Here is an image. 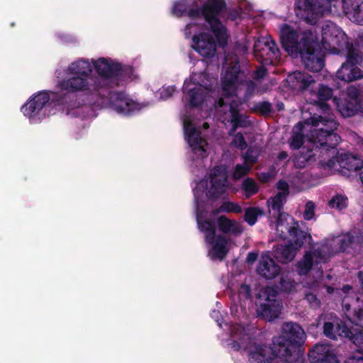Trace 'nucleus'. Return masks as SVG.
Returning <instances> with one entry per match:
<instances>
[{"label":"nucleus","instance_id":"obj_1","mask_svg":"<svg viewBox=\"0 0 363 363\" xmlns=\"http://www.w3.org/2000/svg\"><path fill=\"white\" fill-rule=\"evenodd\" d=\"M337 124L333 116L323 118V116H313L303 123H298L292 130L290 147L298 149L302 145L300 156L295 164L301 168L306 162L318 158L321 167L331 174L347 171H357L363 167V160L349 153H336L335 147L339 144L340 137L334 133Z\"/></svg>","mask_w":363,"mask_h":363},{"label":"nucleus","instance_id":"obj_2","mask_svg":"<svg viewBox=\"0 0 363 363\" xmlns=\"http://www.w3.org/2000/svg\"><path fill=\"white\" fill-rule=\"evenodd\" d=\"M224 72L222 77L223 96L216 102L213 96V92L206 87V84H201L194 89L191 94L190 104L193 106L214 107L220 113L223 112V122H230L233 130L238 126H246L248 121L245 115L240 113L241 91L244 90L245 101L255 91V85L251 81H242L243 73L240 72L236 57L227 56L223 65Z\"/></svg>","mask_w":363,"mask_h":363},{"label":"nucleus","instance_id":"obj_3","mask_svg":"<svg viewBox=\"0 0 363 363\" xmlns=\"http://www.w3.org/2000/svg\"><path fill=\"white\" fill-rule=\"evenodd\" d=\"M280 40L283 48L293 57L301 55L306 67L312 72H319L323 67L321 48L333 54L344 52L352 47L347 41L345 33L335 23L326 21L321 27L320 38L307 30L300 36L296 30L288 25L281 28Z\"/></svg>","mask_w":363,"mask_h":363},{"label":"nucleus","instance_id":"obj_4","mask_svg":"<svg viewBox=\"0 0 363 363\" xmlns=\"http://www.w3.org/2000/svg\"><path fill=\"white\" fill-rule=\"evenodd\" d=\"M61 89L52 94V103L67 115L79 117L80 110L86 106L97 108H108L115 111H124L121 104L129 106L124 95L121 93H110L109 97L99 94L98 88L92 79L72 75L59 83Z\"/></svg>","mask_w":363,"mask_h":363},{"label":"nucleus","instance_id":"obj_5","mask_svg":"<svg viewBox=\"0 0 363 363\" xmlns=\"http://www.w3.org/2000/svg\"><path fill=\"white\" fill-rule=\"evenodd\" d=\"M350 245L363 250V231L356 238L346 233L328 238L322 243L315 245L305 252L298 262L297 267L301 272L319 271L322 269V264L325 263L332 255L345 250Z\"/></svg>","mask_w":363,"mask_h":363},{"label":"nucleus","instance_id":"obj_6","mask_svg":"<svg viewBox=\"0 0 363 363\" xmlns=\"http://www.w3.org/2000/svg\"><path fill=\"white\" fill-rule=\"evenodd\" d=\"M277 188L279 191L278 193L267 201L269 213H272L274 216H279L275 224L277 235L283 240L289 238L292 241L301 238L311 244L312 237L308 230L302 229L301 225L289 214L281 212L282 206L289 195L288 184L284 181H279L277 184Z\"/></svg>","mask_w":363,"mask_h":363},{"label":"nucleus","instance_id":"obj_7","mask_svg":"<svg viewBox=\"0 0 363 363\" xmlns=\"http://www.w3.org/2000/svg\"><path fill=\"white\" fill-rule=\"evenodd\" d=\"M92 63L99 75L97 77L92 79L95 83V86L98 88L99 94H101L104 97H109L110 93L123 94L126 102L130 106L121 104L122 108L125 110L124 111H116L118 113L128 116L132 114L134 111L138 110V104L130 99L125 92L111 90L114 72L118 70V65H116V62H113L110 59L101 57L96 60H92Z\"/></svg>","mask_w":363,"mask_h":363},{"label":"nucleus","instance_id":"obj_8","mask_svg":"<svg viewBox=\"0 0 363 363\" xmlns=\"http://www.w3.org/2000/svg\"><path fill=\"white\" fill-rule=\"evenodd\" d=\"M281 335L273 339V345L278 348L281 358L286 361H295L298 354L294 345L303 343L306 333L297 323L293 322L284 323L281 328Z\"/></svg>","mask_w":363,"mask_h":363},{"label":"nucleus","instance_id":"obj_9","mask_svg":"<svg viewBox=\"0 0 363 363\" xmlns=\"http://www.w3.org/2000/svg\"><path fill=\"white\" fill-rule=\"evenodd\" d=\"M225 12L224 0H206L202 8L196 12L192 11L191 15L202 16L210 26L218 43L224 46L227 43L228 34L220 20L223 18Z\"/></svg>","mask_w":363,"mask_h":363},{"label":"nucleus","instance_id":"obj_10","mask_svg":"<svg viewBox=\"0 0 363 363\" xmlns=\"http://www.w3.org/2000/svg\"><path fill=\"white\" fill-rule=\"evenodd\" d=\"M199 229L205 233L208 246V255L212 259H223L228 252V241L220 235H216V228L213 220L206 219L201 213L197 214Z\"/></svg>","mask_w":363,"mask_h":363},{"label":"nucleus","instance_id":"obj_11","mask_svg":"<svg viewBox=\"0 0 363 363\" xmlns=\"http://www.w3.org/2000/svg\"><path fill=\"white\" fill-rule=\"evenodd\" d=\"M341 96L342 99L334 97L333 101L343 117H351L359 113H363V88L359 89L356 86H350Z\"/></svg>","mask_w":363,"mask_h":363},{"label":"nucleus","instance_id":"obj_12","mask_svg":"<svg viewBox=\"0 0 363 363\" xmlns=\"http://www.w3.org/2000/svg\"><path fill=\"white\" fill-rule=\"evenodd\" d=\"M347 60L337 71V77L350 82L363 78V57L353 47L345 50Z\"/></svg>","mask_w":363,"mask_h":363},{"label":"nucleus","instance_id":"obj_13","mask_svg":"<svg viewBox=\"0 0 363 363\" xmlns=\"http://www.w3.org/2000/svg\"><path fill=\"white\" fill-rule=\"evenodd\" d=\"M255 57L263 65L275 64L279 60V51L270 36L259 38L254 45Z\"/></svg>","mask_w":363,"mask_h":363},{"label":"nucleus","instance_id":"obj_14","mask_svg":"<svg viewBox=\"0 0 363 363\" xmlns=\"http://www.w3.org/2000/svg\"><path fill=\"white\" fill-rule=\"evenodd\" d=\"M278 350L273 344L271 347L265 344L255 343L249 347L250 359L252 363H270L274 357L277 358V360H280L281 358Z\"/></svg>","mask_w":363,"mask_h":363},{"label":"nucleus","instance_id":"obj_15","mask_svg":"<svg viewBox=\"0 0 363 363\" xmlns=\"http://www.w3.org/2000/svg\"><path fill=\"white\" fill-rule=\"evenodd\" d=\"M52 101V96L46 91H40L30 97L21 107V111L29 118L39 117L45 106Z\"/></svg>","mask_w":363,"mask_h":363},{"label":"nucleus","instance_id":"obj_16","mask_svg":"<svg viewBox=\"0 0 363 363\" xmlns=\"http://www.w3.org/2000/svg\"><path fill=\"white\" fill-rule=\"evenodd\" d=\"M211 187L208 193L212 196H218L224 193L228 188L227 170L225 166H218L213 169L210 176Z\"/></svg>","mask_w":363,"mask_h":363},{"label":"nucleus","instance_id":"obj_17","mask_svg":"<svg viewBox=\"0 0 363 363\" xmlns=\"http://www.w3.org/2000/svg\"><path fill=\"white\" fill-rule=\"evenodd\" d=\"M308 359L312 363H336L339 362L331 347L325 344L315 345L309 351Z\"/></svg>","mask_w":363,"mask_h":363},{"label":"nucleus","instance_id":"obj_18","mask_svg":"<svg viewBox=\"0 0 363 363\" xmlns=\"http://www.w3.org/2000/svg\"><path fill=\"white\" fill-rule=\"evenodd\" d=\"M323 334L330 339L336 340L338 336H348L350 328L342 320L335 316L324 323Z\"/></svg>","mask_w":363,"mask_h":363},{"label":"nucleus","instance_id":"obj_19","mask_svg":"<svg viewBox=\"0 0 363 363\" xmlns=\"http://www.w3.org/2000/svg\"><path fill=\"white\" fill-rule=\"evenodd\" d=\"M305 243H308V242L301 240V238H297L296 240L294 241L290 240L289 245L277 247L274 250V256L280 262L287 263L291 262Z\"/></svg>","mask_w":363,"mask_h":363},{"label":"nucleus","instance_id":"obj_20","mask_svg":"<svg viewBox=\"0 0 363 363\" xmlns=\"http://www.w3.org/2000/svg\"><path fill=\"white\" fill-rule=\"evenodd\" d=\"M183 126L187 136V140L189 145L198 155L203 156L206 151L208 145L205 140L201 137V133L199 132L192 124H186L183 121Z\"/></svg>","mask_w":363,"mask_h":363},{"label":"nucleus","instance_id":"obj_21","mask_svg":"<svg viewBox=\"0 0 363 363\" xmlns=\"http://www.w3.org/2000/svg\"><path fill=\"white\" fill-rule=\"evenodd\" d=\"M194 48L202 56L209 57L216 52V43L213 38L206 33H202L194 38Z\"/></svg>","mask_w":363,"mask_h":363},{"label":"nucleus","instance_id":"obj_22","mask_svg":"<svg viewBox=\"0 0 363 363\" xmlns=\"http://www.w3.org/2000/svg\"><path fill=\"white\" fill-rule=\"evenodd\" d=\"M286 82L291 89L303 91L313 86L314 80L312 77L307 73L295 72L288 75Z\"/></svg>","mask_w":363,"mask_h":363},{"label":"nucleus","instance_id":"obj_23","mask_svg":"<svg viewBox=\"0 0 363 363\" xmlns=\"http://www.w3.org/2000/svg\"><path fill=\"white\" fill-rule=\"evenodd\" d=\"M116 65H118V70L114 72L112 88L131 82L135 77L133 67L124 65L119 62H116Z\"/></svg>","mask_w":363,"mask_h":363},{"label":"nucleus","instance_id":"obj_24","mask_svg":"<svg viewBox=\"0 0 363 363\" xmlns=\"http://www.w3.org/2000/svg\"><path fill=\"white\" fill-rule=\"evenodd\" d=\"M281 305L280 302L262 303L261 302L257 309L258 315L264 319L272 321L277 318L281 312Z\"/></svg>","mask_w":363,"mask_h":363},{"label":"nucleus","instance_id":"obj_25","mask_svg":"<svg viewBox=\"0 0 363 363\" xmlns=\"http://www.w3.org/2000/svg\"><path fill=\"white\" fill-rule=\"evenodd\" d=\"M218 225L220 230L225 233H230L234 235H239L243 231V228L240 223L228 219L225 216H220L218 218Z\"/></svg>","mask_w":363,"mask_h":363},{"label":"nucleus","instance_id":"obj_26","mask_svg":"<svg viewBox=\"0 0 363 363\" xmlns=\"http://www.w3.org/2000/svg\"><path fill=\"white\" fill-rule=\"evenodd\" d=\"M67 70L71 75H78L89 78L92 72V67L88 60H79L71 63Z\"/></svg>","mask_w":363,"mask_h":363},{"label":"nucleus","instance_id":"obj_27","mask_svg":"<svg viewBox=\"0 0 363 363\" xmlns=\"http://www.w3.org/2000/svg\"><path fill=\"white\" fill-rule=\"evenodd\" d=\"M315 95L317 100L314 99L313 102L317 104L323 113H328L329 107L323 101L331 98L333 95L332 89L327 86L320 85Z\"/></svg>","mask_w":363,"mask_h":363},{"label":"nucleus","instance_id":"obj_28","mask_svg":"<svg viewBox=\"0 0 363 363\" xmlns=\"http://www.w3.org/2000/svg\"><path fill=\"white\" fill-rule=\"evenodd\" d=\"M279 267L268 254H263L259 259L257 272H279Z\"/></svg>","mask_w":363,"mask_h":363},{"label":"nucleus","instance_id":"obj_29","mask_svg":"<svg viewBox=\"0 0 363 363\" xmlns=\"http://www.w3.org/2000/svg\"><path fill=\"white\" fill-rule=\"evenodd\" d=\"M347 316L351 323L359 326V328L352 330L350 329V334L348 336H345V337L350 339L355 345L360 347L363 345V327L357 325L354 321L352 320L354 313L352 316L347 314Z\"/></svg>","mask_w":363,"mask_h":363},{"label":"nucleus","instance_id":"obj_30","mask_svg":"<svg viewBox=\"0 0 363 363\" xmlns=\"http://www.w3.org/2000/svg\"><path fill=\"white\" fill-rule=\"evenodd\" d=\"M328 206L337 211L345 209L348 205L347 197L342 193H337L328 201Z\"/></svg>","mask_w":363,"mask_h":363},{"label":"nucleus","instance_id":"obj_31","mask_svg":"<svg viewBox=\"0 0 363 363\" xmlns=\"http://www.w3.org/2000/svg\"><path fill=\"white\" fill-rule=\"evenodd\" d=\"M233 337H238V340H234L232 343V347L235 350L241 347H245V340L248 339L247 335L244 333L243 328L240 325H235L232 329Z\"/></svg>","mask_w":363,"mask_h":363},{"label":"nucleus","instance_id":"obj_32","mask_svg":"<svg viewBox=\"0 0 363 363\" xmlns=\"http://www.w3.org/2000/svg\"><path fill=\"white\" fill-rule=\"evenodd\" d=\"M277 291L272 287L262 288L257 295V298L263 303L279 302L277 300Z\"/></svg>","mask_w":363,"mask_h":363},{"label":"nucleus","instance_id":"obj_33","mask_svg":"<svg viewBox=\"0 0 363 363\" xmlns=\"http://www.w3.org/2000/svg\"><path fill=\"white\" fill-rule=\"evenodd\" d=\"M363 4V0H342V7L344 13L350 19L355 11Z\"/></svg>","mask_w":363,"mask_h":363},{"label":"nucleus","instance_id":"obj_34","mask_svg":"<svg viewBox=\"0 0 363 363\" xmlns=\"http://www.w3.org/2000/svg\"><path fill=\"white\" fill-rule=\"evenodd\" d=\"M297 178L298 180V184L296 186L297 191H303L317 184V182L308 174H300Z\"/></svg>","mask_w":363,"mask_h":363},{"label":"nucleus","instance_id":"obj_35","mask_svg":"<svg viewBox=\"0 0 363 363\" xmlns=\"http://www.w3.org/2000/svg\"><path fill=\"white\" fill-rule=\"evenodd\" d=\"M279 283L277 287L284 292H291L295 289L296 283L289 278L287 275L281 276L278 278Z\"/></svg>","mask_w":363,"mask_h":363},{"label":"nucleus","instance_id":"obj_36","mask_svg":"<svg viewBox=\"0 0 363 363\" xmlns=\"http://www.w3.org/2000/svg\"><path fill=\"white\" fill-rule=\"evenodd\" d=\"M262 211L258 207H250L245 210V220L250 225L255 224L257 216L262 215Z\"/></svg>","mask_w":363,"mask_h":363},{"label":"nucleus","instance_id":"obj_37","mask_svg":"<svg viewBox=\"0 0 363 363\" xmlns=\"http://www.w3.org/2000/svg\"><path fill=\"white\" fill-rule=\"evenodd\" d=\"M246 197L249 198L258 191V186L257 183L252 179H245L242 186Z\"/></svg>","mask_w":363,"mask_h":363},{"label":"nucleus","instance_id":"obj_38","mask_svg":"<svg viewBox=\"0 0 363 363\" xmlns=\"http://www.w3.org/2000/svg\"><path fill=\"white\" fill-rule=\"evenodd\" d=\"M242 211V208L240 206L236 203L231 202H225L220 207L218 212H233V213H240Z\"/></svg>","mask_w":363,"mask_h":363},{"label":"nucleus","instance_id":"obj_39","mask_svg":"<svg viewBox=\"0 0 363 363\" xmlns=\"http://www.w3.org/2000/svg\"><path fill=\"white\" fill-rule=\"evenodd\" d=\"M259 155V151L257 149H249L244 157L245 162L252 165L257 162Z\"/></svg>","mask_w":363,"mask_h":363},{"label":"nucleus","instance_id":"obj_40","mask_svg":"<svg viewBox=\"0 0 363 363\" xmlns=\"http://www.w3.org/2000/svg\"><path fill=\"white\" fill-rule=\"evenodd\" d=\"M315 203L309 201L306 203L303 218L305 220H311L315 216Z\"/></svg>","mask_w":363,"mask_h":363},{"label":"nucleus","instance_id":"obj_41","mask_svg":"<svg viewBox=\"0 0 363 363\" xmlns=\"http://www.w3.org/2000/svg\"><path fill=\"white\" fill-rule=\"evenodd\" d=\"M250 170V166L246 164L245 162L243 164H238L235 167L234 173H233V177L235 179H239Z\"/></svg>","mask_w":363,"mask_h":363},{"label":"nucleus","instance_id":"obj_42","mask_svg":"<svg viewBox=\"0 0 363 363\" xmlns=\"http://www.w3.org/2000/svg\"><path fill=\"white\" fill-rule=\"evenodd\" d=\"M175 91L176 89L174 86H163L160 91V98L167 100L172 96Z\"/></svg>","mask_w":363,"mask_h":363},{"label":"nucleus","instance_id":"obj_43","mask_svg":"<svg viewBox=\"0 0 363 363\" xmlns=\"http://www.w3.org/2000/svg\"><path fill=\"white\" fill-rule=\"evenodd\" d=\"M305 298L313 308H318L320 305V301L318 299L316 295L313 293L306 294Z\"/></svg>","mask_w":363,"mask_h":363},{"label":"nucleus","instance_id":"obj_44","mask_svg":"<svg viewBox=\"0 0 363 363\" xmlns=\"http://www.w3.org/2000/svg\"><path fill=\"white\" fill-rule=\"evenodd\" d=\"M353 22L363 25V4L355 11V13L350 18Z\"/></svg>","mask_w":363,"mask_h":363},{"label":"nucleus","instance_id":"obj_45","mask_svg":"<svg viewBox=\"0 0 363 363\" xmlns=\"http://www.w3.org/2000/svg\"><path fill=\"white\" fill-rule=\"evenodd\" d=\"M345 363H363V350L359 351L357 354L349 357Z\"/></svg>","mask_w":363,"mask_h":363},{"label":"nucleus","instance_id":"obj_46","mask_svg":"<svg viewBox=\"0 0 363 363\" xmlns=\"http://www.w3.org/2000/svg\"><path fill=\"white\" fill-rule=\"evenodd\" d=\"M171 14L177 18L182 17V1L180 0L174 3L171 9Z\"/></svg>","mask_w":363,"mask_h":363},{"label":"nucleus","instance_id":"obj_47","mask_svg":"<svg viewBox=\"0 0 363 363\" xmlns=\"http://www.w3.org/2000/svg\"><path fill=\"white\" fill-rule=\"evenodd\" d=\"M233 143L235 146H236L237 147H238L241 150L245 148V147H246V143L244 140V138H243L242 135H240V134H237L235 135V138L233 140Z\"/></svg>","mask_w":363,"mask_h":363},{"label":"nucleus","instance_id":"obj_48","mask_svg":"<svg viewBox=\"0 0 363 363\" xmlns=\"http://www.w3.org/2000/svg\"><path fill=\"white\" fill-rule=\"evenodd\" d=\"M266 74V69L261 67L259 69H257V71L255 72V79H260L263 77Z\"/></svg>","mask_w":363,"mask_h":363},{"label":"nucleus","instance_id":"obj_49","mask_svg":"<svg viewBox=\"0 0 363 363\" xmlns=\"http://www.w3.org/2000/svg\"><path fill=\"white\" fill-rule=\"evenodd\" d=\"M257 258V255L255 252H250L248 254L247 257V262L249 264H252Z\"/></svg>","mask_w":363,"mask_h":363},{"label":"nucleus","instance_id":"obj_50","mask_svg":"<svg viewBox=\"0 0 363 363\" xmlns=\"http://www.w3.org/2000/svg\"><path fill=\"white\" fill-rule=\"evenodd\" d=\"M270 177H271V174H269V173H261L259 175V179L262 182H267L269 179Z\"/></svg>","mask_w":363,"mask_h":363},{"label":"nucleus","instance_id":"obj_51","mask_svg":"<svg viewBox=\"0 0 363 363\" xmlns=\"http://www.w3.org/2000/svg\"><path fill=\"white\" fill-rule=\"evenodd\" d=\"M287 157H288V155L286 152H281V153H279L278 158L280 160H286L287 158Z\"/></svg>","mask_w":363,"mask_h":363},{"label":"nucleus","instance_id":"obj_52","mask_svg":"<svg viewBox=\"0 0 363 363\" xmlns=\"http://www.w3.org/2000/svg\"><path fill=\"white\" fill-rule=\"evenodd\" d=\"M351 289H352V286H350V285H345V286H343V287L342 288V290L345 293H348Z\"/></svg>","mask_w":363,"mask_h":363},{"label":"nucleus","instance_id":"obj_53","mask_svg":"<svg viewBox=\"0 0 363 363\" xmlns=\"http://www.w3.org/2000/svg\"><path fill=\"white\" fill-rule=\"evenodd\" d=\"M294 361L288 362L286 361L284 359H281L280 360H277L276 363H292Z\"/></svg>","mask_w":363,"mask_h":363},{"label":"nucleus","instance_id":"obj_54","mask_svg":"<svg viewBox=\"0 0 363 363\" xmlns=\"http://www.w3.org/2000/svg\"><path fill=\"white\" fill-rule=\"evenodd\" d=\"M263 106H264V109H263V111H269V109H270L269 104H263Z\"/></svg>","mask_w":363,"mask_h":363},{"label":"nucleus","instance_id":"obj_55","mask_svg":"<svg viewBox=\"0 0 363 363\" xmlns=\"http://www.w3.org/2000/svg\"><path fill=\"white\" fill-rule=\"evenodd\" d=\"M344 308H345V311H349V310H350V305H349V304H345V305L344 306Z\"/></svg>","mask_w":363,"mask_h":363},{"label":"nucleus","instance_id":"obj_56","mask_svg":"<svg viewBox=\"0 0 363 363\" xmlns=\"http://www.w3.org/2000/svg\"><path fill=\"white\" fill-rule=\"evenodd\" d=\"M270 276H265L267 279H271V278H275L274 276H273L274 274H269Z\"/></svg>","mask_w":363,"mask_h":363},{"label":"nucleus","instance_id":"obj_57","mask_svg":"<svg viewBox=\"0 0 363 363\" xmlns=\"http://www.w3.org/2000/svg\"><path fill=\"white\" fill-rule=\"evenodd\" d=\"M333 288H332V287H330V286H328V288H327V291H328V293H332V292H333Z\"/></svg>","mask_w":363,"mask_h":363},{"label":"nucleus","instance_id":"obj_58","mask_svg":"<svg viewBox=\"0 0 363 363\" xmlns=\"http://www.w3.org/2000/svg\"><path fill=\"white\" fill-rule=\"evenodd\" d=\"M242 288H245L247 289V291L249 290V286H243Z\"/></svg>","mask_w":363,"mask_h":363},{"label":"nucleus","instance_id":"obj_59","mask_svg":"<svg viewBox=\"0 0 363 363\" xmlns=\"http://www.w3.org/2000/svg\"><path fill=\"white\" fill-rule=\"evenodd\" d=\"M327 277H328L329 279H330L331 276H330V274H328Z\"/></svg>","mask_w":363,"mask_h":363},{"label":"nucleus","instance_id":"obj_60","mask_svg":"<svg viewBox=\"0 0 363 363\" xmlns=\"http://www.w3.org/2000/svg\"><path fill=\"white\" fill-rule=\"evenodd\" d=\"M204 125H205V128H208V125L206 123H204Z\"/></svg>","mask_w":363,"mask_h":363}]
</instances>
